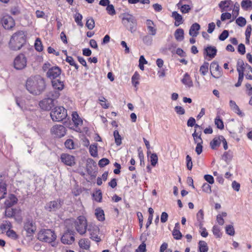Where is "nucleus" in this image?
<instances>
[{"label": "nucleus", "mask_w": 252, "mask_h": 252, "mask_svg": "<svg viewBox=\"0 0 252 252\" xmlns=\"http://www.w3.org/2000/svg\"><path fill=\"white\" fill-rule=\"evenodd\" d=\"M26 88L30 93L34 95H39L45 89V80L40 76L33 79L29 78L27 80Z\"/></svg>", "instance_id": "obj_1"}, {"label": "nucleus", "mask_w": 252, "mask_h": 252, "mask_svg": "<svg viewBox=\"0 0 252 252\" xmlns=\"http://www.w3.org/2000/svg\"><path fill=\"white\" fill-rule=\"evenodd\" d=\"M26 42V34L22 31L15 33L9 42V48L14 51L20 50Z\"/></svg>", "instance_id": "obj_2"}, {"label": "nucleus", "mask_w": 252, "mask_h": 252, "mask_svg": "<svg viewBox=\"0 0 252 252\" xmlns=\"http://www.w3.org/2000/svg\"><path fill=\"white\" fill-rule=\"evenodd\" d=\"M67 224L74 226L77 231L80 234H85L88 229V225L87 224V220L84 216H80L77 218L76 220L69 219L65 221Z\"/></svg>", "instance_id": "obj_3"}, {"label": "nucleus", "mask_w": 252, "mask_h": 252, "mask_svg": "<svg viewBox=\"0 0 252 252\" xmlns=\"http://www.w3.org/2000/svg\"><path fill=\"white\" fill-rule=\"evenodd\" d=\"M60 95L58 92L53 91L49 93V97L44 100L41 101L39 105L42 109L46 110H50L55 106V100L58 98Z\"/></svg>", "instance_id": "obj_4"}, {"label": "nucleus", "mask_w": 252, "mask_h": 252, "mask_svg": "<svg viewBox=\"0 0 252 252\" xmlns=\"http://www.w3.org/2000/svg\"><path fill=\"white\" fill-rule=\"evenodd\" d=\"M122 19L123 25L131 33L136 31L137 21L133 15L128 13H124L123 14Z\"/></svg>", "instance_id": "obj_5"}, {"label": "nucleus", "mask_w": 252, "mask_h": 252, "mask_svg": "<svg viewBox=\"0 0 252 252\" xmlns=\"http://www.w3.org/2000/svg\"><path fill=\"white\" fill-rule=\"evenodd\" d=\"M50 116L53 121H62L67 116V110L62 106L55 107L51 111Z\"/></svg>", "instance_id": "obj_6"}, {"label": "nucleus", "mask_w": 252, "mask_h": 252, "mask_svg": "<svg viewBox=\"0 0 252 252\" xmlns=\"http://www.w3.org/2000/svg\"><path fill=\"white\" fill-rule=\"evenodd\" d=\"M56 234L51 229L41 230L37 234V239L44 242L52 243L56 240Z\"/></svg>", "instance_id": "obj_7"}, {"label": "nucleus", "mask_w": 252, "mask_h": 252, "mask_svg": "<svg viewBox=\"0 0 252 252\" xmlns=\"http://www.w3.org/2000/svg\"><path fill=\"white\" fill-rule=\"evenodd\" d=\"M23 229L26 232V237L32 240L33 234L36 231V227L32 219L28 218L24 223Z\"/></svg>", "instance_id": "obj_8"}, {"label": "nucleus", "mask_w": 252, "mask_h": 252, "mask_svg": "<svg viewBox=\"0 0 252 252\" xmlns=\"http://www.w3.org/2000/svg\"><path fill=\"white\" fill-rule=\"evenodd\" d=\"M64 204V201L61 198L51 201L46 204L45 209L50 212H55L62 208Z\"/></svg>", "instance_id": "obj_9"}, {"label": "nucleus", "mask_w": 252, "mask_h": 252, "mask_svg": "<svg viewBox=\"0 0 252 252\" xmlns=\"http://www.w3.org/2000/svg\"><path fill=\"white\" fill-rule=\"evenodd\" d=\"M27 59L23 54H20L16 57L14 60V67L16 70H22L27 66Z\"/></svg>", "instance_id": "obj_10"}, {"label": "nucleus", "mask_w": 252, "mask_h": 252, "mask_svg": "<svg viewBox=\"0 0 252 252\" xmlns=\"http://www.w3.org/2000/svg\"><path fill=\"white\" fill-rule=\"evenodd\" d=\"M87 173L92 178H95L97 173V165L96 162L92 158H88L86 163Z\"/></svg>", "instance_id": "obj_11"}, {"label": "nucleus", "mask_w": 252, "mask_h": 252, "mask_svg": "<svg viewBox=\"0 0 252 252\" xmlns=\"http://www.w3.org/2000/svg\"><path fill=\"white\" fill-rule=\"evenodd\" d=\"M87 230L90 232V238L92 240L97 243L101 241V239L98 236L99 232V228L98 226L93 223L89 224Z\"/></svg>", "instance_id": "obj_12"}, {"label": "nucleus", "mask_w": 252, "mask_h": 252, "mask_svg": "<svg viewBox=\"0 0 252 252\" xmlns=\"http://www.w3.org/2000/svg\"><path fill=\"white\" fill-rule=\"evenodd\" d=\"M0 23L5 29L10 30L15 26L14 19L10 16L6 15L0 19Z\"/></svg>", "instance_id": "obj_13"}, {"label": "nucleus", "mask_w": 252, "mask_h": 252, "mask_svg": "<svg viewBox=\"0 0 252 252\" xmlns=\"http://www.w3.org/2000/svg\"><path fill=\"white\" fill-rule=\"evenodd\" d=\"M62 73V69L57 66L50 68L46 72V76L52 79V80L57 79L60 77Z\"/></svg>", "instance_id": "obj_14"}, {"label": "nucleus", "mask_w": 252, "mask_h": 252, "mask_svg": "<svg viewBox=\"0 0 252 252\" xmlns=\"http://www.w3.org/2000/svg\"><path fill=\"white\" fill-rule=\"evenodd\" d=\"M61 160L64 164L69 166H73L75 164V157L68 154L63 153L61 155Z\"/></svg>", "instance_id": "obj_15"}, {"label": "nucleus", "mask_w": 252, "mask_h": 252, "mask_svg": "<svg viewBox=\"0 0 252 252\" xmlns=\"http://www.w3.org/2000/svg\"><path fill=\"white\" fill-rule=\"evenodd\" d=\"M51 131L52 134H55L56 137L61 138L65 135L66 129L65 127L62 125H57L52 127Z\"/></svg>", "instance_id": "obj_16"}, {"label": "nucleus", "mask_w": 252, "mask_h": 252, "mask_svg": "<svg viewBox=\"0 0 252 252\" xmlns=\"http://www.w3.org/2000/svg\"><path fill=\"white\" fill-rule=\"evenodd\" d=\"M150 233L149 231L143 232L140 236V239L142 241L141 244H140L138 248L136 250L135 252H145L146 251V245L145 241L147 240V236H149Z\"/></svg>", "instance_id": "obj_17"}, {"label": "nucleus", "mask_w": 252, "mask_h": 252, "mask_svg": "<svg viewBox=\"0 0 252 252\" xmlns=\"http://www.w3.org/2000/svg\"><path fill=\"white\" fill-rule=\"evenodd\" d=\"M217 53V49L215 46L209 45L204 49V56L208 57L210 59L214 58Z\"/></svg>", "instance_id": "obj_18"}, {"label": "nucleus", "mask_w": 252, "mask_h": 252, "mask_svg": "<svg viewBox=\"0 0 252 252\" xmlns=\"http://www.w3.org/2000/svg\"><path fill=\"white\" fill-rule=\"evenodd\" d=\"M52 85L53 88L57 90L56 92L62 91L64 88V81H62L60 79H55L52 80Z\"/></svg>", "instance_id": "obj_19"}, {"label": "nucleus", "mask_w": 252, "mask_h": 252, "mask_svg": "<svg viewBox=\"0 0 252 252\" xmlns=\"http://www.w3.org/2000/svg\"><path fill=\"white\" fill-rule=\"evenodd\" d=\"M200 29V26L199 24L195 23L190 27L189 34L192 37H196L198 34V31Z\"/></svg>", "instance_id": "obj_20"}, {"label": "nucleus", "mask_w": 252, "mask_h": 252, "mask_svg": "<svg viewBox=\"0 0 252 252\" xmlns=\"http://www.w3.org/2000/svg\"><path fill=\"white\" fill-rule=\"evenodd\" d=\"M172 17L175 20L174 25L176 27H178L180 24L183 22V17L181 15L179 14L177 11H173L172 13Z\"/></svg>", "instance_id": "obj_21"}, {"label": "nucleus", "mask_w": 252, "mask_h": 252, "mask_svg": "<svg viewBox=\"0 0 252 252\" xmlns=\"http://www.w3.org/2000/svg\"><path fill=\"white\" fill-rule=\"evenodd\" d=\"M9 200H7L5 202L6 207L10 208L17 203L18 199L13 194H10L9 197Z\"/></svg>", "instance_id": "obj_22"}, {"label": "nucleus", "mask_w": 252, "mask_h": 252, "mask_svg": "<svg viewBox=\"0 0 252 252\" xmlns=\"http://www.w3.org/2000/svg\"><path fill=\"white\" fill-rule=\"evenodd\" d=\"M220 135L218 137H215L210 143V146L212 150H216L220 147L221 143Z\"/></svg>", "instance_id": "obj_23"}, {"label": "nucleus", "mask_w": 252, "mask_h": 252, "mask_svg": "<svg viewBox=\"0 0 252 252\" xmlns=\"http://www.w3.org/2000/svg\"><path fill=\"white\" fill-rule=\"evenodd\" d=\"M174 36L177 41H182L184 38V30L181 28L177 29L175 32Z\"/></svg>", "instance_id": "obj_24"}, {"label": "nucleus", "mask_w": 252, "mask_h": 252, "mask_svg": "<svg viewBox=\"0 0 252 252\" xmlns=\"http://www.w3.org/2000/svg\"><path fill=\"white\" fill-rule=\"evenodd\" d=\"M182 83L184 85L188 86L189 87H191L193 86V82L191 81L189 74L188 73H186L184 75V78L181 80Z\"/></svg>", "instance_id": "obj_25"}, {"label": "nucleus", "mask_w": 252, "mask_h": 252, "mask_svg": "<svg viewBox=\"0 0 252 252\" xmlns=\"http://www.w3.org/2000/svg\"><path fill=\"white\" fill-rule=\"evenodd\" d=\"M95 215L97 219L100 221L105 220L104 213L101 208H97L95 210Z\"/></svg>", "instance_id": "obj_26"}, {"label": "nucleus", "mask_w": 252, "mask_h": 252, "mask_svg": "<svg viewBox=\"0 0 252 252\" xmlns=\"http://www.w3.org/2000/svg\"><path fill=\"white\" fill-rule=\"evenodd\" d=\"M79 247L83 249L88 250L90 248V241L88 239H81L79 242Z\"/></svg>", "instance_id": "obj_27"}, {"label": "nucleus", "mask_w": 252, "mask_h": 252, "mask_svg": "<svg viewBox=\"0 0 252 252\" xmlns=\"http://www.w3.org/2000/svg\"><path fill=\"white\" fill-rule=\"evenodd\" d=\"M6 186L5 183H0V200L4 198L7 193Z\"/></svg>", "instance_id": "obj_28"}, {"label": "nucleus", "mask_w": 252, "mask_h": 252, "mask_svg": "<svg viewBox=\"0 0 252 252\" xmlns=\"http://www.w3.org/2000/svg\"><path fill=\"white\" fill-rule=\"evenodd\" d=\"M89 152L91 156L96 157L98 155L97 144H91L89 147Z\"/></svg>", "instance_id": "obj_29"}, {"label": "nucleus", "mask_w": 252, "mask_h": 252, "mask_svg": "<svg viewBox=\"0 0 252 252\" xmlns=\"http://www.w3.org/2000/svg\"><path fill=\"white\" fill-rule=\"evenodd\" d=\"M241 5L242 8L245 10H248L252 8V1L251 0H243Z\"/></svg>", "instance_id": "obj_30"}, {"label": "nucleus", "mask_w": 252, "mask_h": 252, "mask_svg": "<svg viewBox=\"0 0 252 252\" xmlns=\"http://www.w3.org/2000/svg\"><path fill=\"white\" fill-rule=\"evenodd\" d=\"M143 43L147 46H150L153 42V38L152 35L146 34L141 37Z\"/></svg>", "instance_id": "obj_31"}, {"label": "nucleus", "mask_w": 252, "mask_h": 252, "mask_svg": "<svg viewBox=\"0 0 252 252\" xmlns=\"http://www.w3.org/2000/svg\"><path fill=\"white\" fill-rule=\"evenodd\" d=\"M198 248L199 252H207L208 247L206 242L200 241L198 243Z\"/></svg>", "instance_id": "obj_32"}, {"label": "nucleus", "mask_w": 252, "mask_h": 252, "mask_svg": "<svg viewBox=\"0 0 252 252\" xmlns=\"http://www.w3.org/2000/svg\"><path fill=\"white\" fill-rule=\"evenodd\" d=\"M215 124L217 127L220 129H224V124L222 120L220 118V116H217L215 119Z\"/></svg>", "instance_id": "obj_33"}, {"label": "nucleus", "mask_w": 252, "mask_h": 252, "mask_svg": "<svg viewBox=\"0 0 252 252\" xmlns=\"http://www.w3.org/2000/svg\"><path fill=\"white\" fill-rule=\"evenodd\" d=\"M16 209L6 207L5 211V216L7 218L13 217L16 213Z\"/></svg>", "instance_id": "obj_34"}, {"label": "nucleus", "mask_w": 252, "mask_h": 252, "mask_svg": "<svg viewBox=\"0 0 252 252\" xmlns=\"http://www.w3.org/2000/svg\"><path fill=\"white\" fill-rule=\"evenodd\" d=\"M209 63L208 62H204L203 64L200 66L199 71L201 74L204 76L208 71Z\"/></svg>", "instance_id": "obj_35"}, {"label": "nucleus", "mask_w": 252, "mask_h": 252, "mask_svg": "<svg viewBox=\"0 0 252 252\" xmlns=\"http://www.w3.org/2000/svg\"><path fill=\"white\" fill-rule=\"evenodd\" d=\"M113 135L116 145L117 146L120 145L122 144V137L119 134V131L117 130H114Z\"/></svg>", "instance_id": "obj_36"}, {"label": "nucleus", "mask_w": 252, "mask_h": 252, "mask_svg": "<svg viewBox=\"0 0 252 252\" xmlns=\"http://www.w3.org/2000/svg\"><path fill=\"white\" fill-rule=\"evenodd\" d=\"M93 196L94 197V199L96 201L98 202H101L102 201V194L101 190H96L95 193L93 194Z\"/></svg>", "instance_id": "obj_37"}, {"label": "nucleus", "mask_w": 252, "mask_h": 252, "mask_svg": "<svg viewBox=\"0 0 252 252\" xmlns=\"http://www.w3.org/2000/svg\"><path fill=\"white\" fill-rule=\"evenodd\" d=\"M234 6V9L233 10V11L234 12V13L233 14V19L232 20H231L230 21V22H231L234 19H235L236 18V17L238 16L239 13V7H240L239 4L237 2H236L235 3Z\"/></svg>", "instance_id": "obj_38"}, {"label": "nucleus", "mask_w": 252, "mask_h": 252, "mask_svg": "<svg viewBox=\"0 0 252 252\" xmlns=\"http://www.w3.org/2000/svg\"><path fill=\"white\" fill-rule=\"evenodd\" d=\"M34 47L35 49L38 52H41L43 50V45L41 41V40L39 38H37L35 40L34 43Z\"/></svg>", "instance_id": "obj_39"}, {"label": "nucleus", "mask_w": 252, "mask_h": 252, "mask_svg": "<svg viewBox=\"0 0 252 252\" xmlns=\"http://www.w3.org/2000/svg\"><path fill=\"white\" fill-rule=\"evenodd\" d=\"M200 134L198 135L197 133L196 129H195L194 132L192 134L195 143H198L200 141L203 140L201 137L202 134L201 131H200Z\"/></svg>", "instance_id": "obj_40"}, {"label": "nucleus", "mask_w": 252, "mask_h": 252, "mask_svg": "<svg viewBox=\"0 0 252 252\" xmlns=\"http://www.w3.org/2000/svg\"><path fill=\"white\" fill-rule=\"evenodd\" d=\"M74 20L78 26L82 27L83 24L82 22V19L83 18L82 15L79 13H76L74 15Z\"/></svg>", "instance_id": "obj_41"}, {"label": "nucleus", "mask_w": 252, "mask_h": 252, "mask_svg": "<svg viewBox=\"0 0 252 252\" xmlns=\"http://www.w3.org/2000/svg\"><path fill=\"white\" fill-rule=\"evenodd\" d=\"M138 157L140 159V165L141 166H144L145 165L144 162V156L141 147L138 148Z\"/></svg>", "instance_id": "obj_42"}, {"label": "nucleus", "mask_w": 252, "mask_h": 252, "mask_svg": "<svg viewBox=\"0 0 252 252\" xmlns=\"http://www.w3.org/2000/svg\"><path fill=\"white\" fill-rule=\"evenodd\" d=\"M236 23L239 26L243 27L246 25L247 21L244 17L240 16L236 19Z\"/></svg>", "instance_id": "obj_43"}, {"label": "nucleus", "mask_w": 252, "mask_h": 252, "mask_svg": "<svg viewBox=\"0 0 252 252\" xmlns=\"http://www.w3.org/2000/svg\"><path fill=\"white\" fill-rule=\"evenodd\" d=\"M158 157L156 153H153L150 156V162L153 166H155L158 163Z\"/></svg>", "instance_id": "obj_44"}, {"label": "nucleus", "mask_w": 252, "mask_h": 252, "mask_svg": "<svg viewBox=\"0 0 252 252\" xmlns=\"http://www.w3.org/2000/svg\"><path fill=\"white\" fill-rule=\"evenodd\" d=\"M140 75L137 72H135L134 74L133 75L131 78V81L132 84L136 87L137 85L139 84V82H138V79H139Z\"/></svg>", "instance_id": "obj_45"}, {"label": "nucleus", "mask_w": 252, "mask_h": 252, "mask_svg": "<svg viewBox=\"0 0 252 252\" xmlns=\"http://www.w3.org/2000/svg\"><path fill=\"white\" fill-rule=\"evenodd\" d=\"M6 235L14 240H17L19 236L15 231L12 229H9L6 232Z\"/></svg>", "instance_id": "obj_46"}, {"label": "nucleus", "mask_w": 252, "mask_h": 252, "mask_svg": "<svg viewBox=\"0 0 252 252\" xmlns=\"http://www.w3.org/2000/svg\"><path fill=\"white\" fill-rule=\"evenodd\" d=\"M64 145L66 148L69 150L74 148V143L71 139H67L64 142Z\"/></svg>", "instance_id": "obj_47"}, {"label": "nucleus", "mask_w": 252, "mask_h": 252, "mask_svg": "<svg viewBox=\"0 0 252 252\" xmlns=\"http://www.w3.org/2000/svg\"><path fill=\"white\" fill-rule=\"evenodd\" d=\"M172 235L174 236V238L176 240H180L183 237L181 232L180 231L179 229H173L172 231Z\"/></svg>", "instance_id": "obj_48"}, {"label": "nucleus", "mask_w": 252, "mask_h": 252, "mask_svg": "<svg viewBox=\"0 0 252 252\" xmlns=\"http://www.w3.org/2000/svg\"><path fill=\"white\" fill-rule=\"evenodd\" d=\"M225 231L226 234L230 236H233L235 234L234 228L232 225H227L225 227Z\"/></svg>", "instance_id": "obj_49"}, {"label": "nucleus", "mask_w": 252, "mask_h": 252, "mask_svg": "<svg viewBox=\"0 0 252 252\" xmlns=\"http://www.w3.org/2000/svg\"><path fill=\"white\" fill-rule=\"evenodd\" d=\"M227 2L225 0L221 1L219 4V7L221 9V11L223 12L227 10L228 5H227Z\"/></svg>", "instance_id": "obj_50"}, {"label": "nucleus", "mask_w": 252, "mask_h": 252, "mask_svg": "<svg viewBox=\"0 0 252 252\" xmlns=\"http://www.w3.org/2000/svg\"><path fill=\"white\" fill-rule=\"evenodd\" d=\"M86 26L90 30H93L94 27V21L93 18H91L87 20Z\"/></svg>", "instance_id": "obj_51"}, {"label": "nucleus", "mask_w": 252, "mask_h": 252, "mask_svg": "<svg viewBox=\"0 0 252 252\" xmlns=\"http://www.w3.org/2000/svg\"><path fill=\"white\" fill-rule=\"evenodd\" d=\"M228 31L225 30L219 35V39L220 41H224L228 37Z\"/></svg>", "instance_id": "obj_52"}, {"label": "nucleus", "mask_w": 252, "mask_h": 252, "mask_svg": "<svg viewBox=\"0 0 252 252\" xmlns=\"http://www.w3.org/2000/svg\"><path fill=\"white\" fill-rule=\"evenodd\" d=\"M187 167L188 170H191L192 168V159L189 155H187L186 158Z\"/></svg>", "instance_id": "obj_53"}, {"label": "nucleus", "mask_w": 252, "mask_h": 252, "mask_svg": "<svg viewBox=\"0 0 252 252\" xmlns=\"http://www.w3.org/2000/svg\"><path fill=\"white\" fill-rule=\"evenodd\" d=\"M110 163L109 160L107 158H102L98 161V165L100 167H104Z\"/></svg>", "instance_id": "obj_54"}, {"label": "nucleus", "mask_w": 252, "mask_h": 252, "mask_svg": "<svg viewBox=\"0 0 252 252\" xmlns=\"http://www.w3.org/2000/svg\"><path fill=\"white\" fill-rule=\"evenodd\" d=\"M106 10L108 13L110 15H114L116 14L114 6L112 4H109L106 7Z\"/></svg>", "instance_id": "obj_55"}, {"label": "nucleus", "mask_w": 252, "mask_h": 252, "mask_svg": "<svg viewBox=\"0 0 252 252\" xmlns=\"http://www.w3.org/2000/svg\"><path fill=\"white\" fill-rule=\"evenodd\" d=\"M65 224H66V227L67 228V230L65 233H67V236L68 235H71V236H74L75 232L72 229L73 228V227L74 226L71 225V224H68L67 225V224L66 223H65Z\"/></svg>", "instance_id": "obj_56"}, {"label": "nucleus", "mask_w": 252, "mask_h": 252, "mask_svg": "<svg viewBox=\"0 0 252 252\" xmlns=\"http://www.w3.org/2000/svg\"><path fill=\"white\" fill-rule=\"evenodd\" d=\"M69 238V236L67 235V233H64L61 238V242L64 244L70 245L71 242L68 239Z\"/></svg>", "instance_id": "obj_57"}, {"label": "nucleus", "mask_w": 252, "mask_h": 252, "mask_svg": "<svg viewBox=\"0 0 252 252\" xmlns=\"http://www.w3.org/2000/svg\"><path fill=\"white\" fill-rule=\"evenodd\" d=\"M197 145L195 148V152L197 153L198 155H199L201 154V153L202 152V149H203V140H201V141H200L199 143H196Z\"/></svg>", "instance_id": "obj_58"}, {"label": "nucleus", "mask_w": 252, "mask_h": 252, "mask_svg": "<svg viewBox=\"0 0 252 252\" xmlns=\"http://www.w3.org/2000/svg\"><path fill=\"white\" fill-rule=\"evenodd\" d=\"M213 232L214 235L216 236L217 238H220L221 236V233L220 232V228L216 225H214L213 227Z\"/></svg>", "instance_id": "obj_59"}, {"label": "nucleus", "mask_w": 252, "mask_h": 252, "mask_svg": "<svg viewBox=\"0 0 252 252\" xmlns=\"http://www.w3.org/2000/svg\"><path fill=\"white\" fill-rule=\"evenodd\" d=\"M232 17V15L229 12L222 13L220 16V19L222 21H224L227 19H230Z\"/></svg>", "instance_id": "obj_60"}, {"label": "nucleus", "mask_w": 252, "mask_h": 252, "mask_svg": "<svg viewBox=\"0 0 252 252\" xmlns=\"http://www.w3.org/2000/svg\"><path fill=\"white\" fill-rule=\"evenodd\" d=\"M181 11L183 13H188L189 12L190 10V7L189 6L188 4H184L183 5H181V6L180 8Z\"/></svg>", "instance_id": "obj_61"}, {"label": "nucleus", "mask_w": 252, "mask_h": 252, "mask_svg": "<svg viewBox=\"0 0 252 252\" xmlns=\"http://www.w3.org/2000/svg\"><path fill=\"white\" fill-rule=\"evenodd\" d=\"M210 70H211V72L212 71V70L214 71H219V64L218 63V62H213L211 64H210Z\"/></svg>", "instance_id": "obj_62"}, {"label": "nucleus", "mask_w": 252, "mask_h": 252, "mask_svg": "<svg viewBox=\"0 0 252 252\" xmlns=\"http://www.w3.org/2000/svg\"><path fill=\"white\" fill-rule=\"evenodd\" d=\"M237 50L238 52L241 55H244L246 53V47L243 43L238 45Z\"/></svg>", "instance_id": "obj_63"}, {"label": "nucleus", "mask_w": 252, "mask_h": 252, "mask_svg": "<svg viewBox=\"0 0 252 252\" xmlns=\"http://www.w3.org/2000/svg\"><path fill=\"white\" fill-rule=\"evenodd\" d=\"M202 189L203 191L206 192L207 193H211V186L206 183H205L203 184L202 186Z\"/></svg>", "instance_id": "obj_64"}]
</instances>
